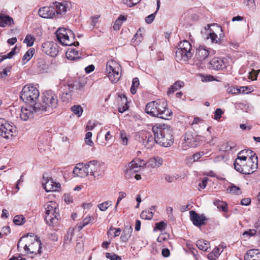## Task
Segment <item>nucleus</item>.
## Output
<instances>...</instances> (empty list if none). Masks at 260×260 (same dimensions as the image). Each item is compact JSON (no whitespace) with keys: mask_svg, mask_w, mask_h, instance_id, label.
<instances>
[{"mask_svg":"<svg viewBox=\"0 0 260 260\" xmlns=\"http://www.w3.org/2000/svg\"><path fill=\"white\" fill-rule=\"evenodd\" d=\"M42 50L45 54L55 57L58 53V46L54 42H47L42 44Z\"/></svg>","mask_w":260,"mask_h":260,"instance_id":"obj_14","label":"nucleus"},{"mask_svg":"<svg viewBox=\"0 0 260 260\" xmlns=\"http://www.w3.org/2000/svg\"><path fill=\"white\" fill-rule=\"evenodd\" d=\"M225 67L224 62L221 58L214 57L209 62V68L211 70H220Z\"/></svg>","mask_w":260,"mask_h":260,"instance_id":"obj_24","label":"nucleus"},{"mask_svg":"<svg viewBox=\"0 0 260 260\" xmlns=\"http://www.w3.org/2000/svg\"><path fill=\"white\" fill-rule=\"evenodd\" d=\"M143 41V36L141 33L138 31L132 40V43L134 45L136 46Z\"/></svg>","mask_w":260,"mask_h":260,"instance_id":"obj_39","label":"nucleus"},{"mask_svg":"<svg viewBox=\"0 0 260 260\" xmlns=\"http://www.w3.org/2000/svg\"><path fill=\"white\" fill-rule=\"evenodd\" d=\"M35 53V49L30 48L28 49L24 54L22 57V60L24 62H27L33 56Z\"/></svg>","mask_w":260,"mask_h":260,"instance_id":"obj_41","label":"nucleus"},{"mask_svg":"<svg viewBox=\"0 0 260 260\" xmlns=\"http://www.w3.org/2000/svg\"><path fill=\"white\" fill-rule=\"evenodd\" d=\"M227 190L229 193L233 194H240L241 193L240 188L239 187L234 185V184H231L230 186H229L227 189Z\"/></svg>","mask_w":260,"mask_h":260,"instance_id":"obj_43","label":"nucleus"},{"mask_svg":"<svg viewBox=\"0 0 260 260\" xmlns=\"http://www.w3.org/2000/svg\"><path fill=\"white\" fill-rule=\"evenodd\" d=\"M35 108V104L34 106H27L26 107H22L21 111H18V115H19L21 120L27 121L32 119L34 117L35 113H41L40 110Z\"/></svg>","mask_w":260,"mask_h":260,"instance_id":"obj_12","label":"nucleus"},{"mask_svg":"<svg viewBox=\"0 0 260 260\" xmlns=\"http://www.w3.org/2000/svg\"><path fill=\"white\" fill-rule=\"evenodd\" d=\"M191 51L178 48L176 52V59L177 61L188 60L192 56Z\"/></svg>","mask_w":260,"mask_h":260,"instance_id":"obj_22","label":"nucleus"},{"mask_svg":"<svg viewBox=\"0 0 260 260\" xmlns=\"http://www.w3.org/2000/svg\"><path fill=\"white\" fill-rule=\"evenodd\" d=\"M35 40V37L31 35L28 34L26 36L23 41V43L26 44L27 47H31L33 46Z\"/></svg>","mask_w":260,"mask_h":260,"instance_id":"obj_40","label":"nucleus"},{"mask_svg":"<svg viewBox=\"0 0 260 260\" xmlns=\"http://www.w3.org/2000/svg\"><path fill=\"white\" fill-rule=\"evenodd\" d=\"M152 130L155 136L156 143L163 147H169L173 144L174 137L170 126L165 124H156L152 127Z\"/></svg>","mask_w":260,"mask_h":260,"instance_id":"obj_1","label":"nucleus"},{"mask_svg":"<svg viewBox=\"0 0 260 260\" xmlns=\"http://www.w3.org/2000/svg\"><path fill=\"white\" fill-rule=\"evenodd\" d=\"M88 174L93 176L95 179L101 178L104 173L103 165L97 160H91L86 164Z\"/></svg>","mask_w":260,"mask_h":260,"instance_id":"obj_9","label":"nucleus"},{"mask_svg":"<svg viewBox=\"0 0 260 260\" xmlns=\"http://www.w3.org/2000/svg\"><path fill=\"white\" fill-rule=\"evenodd\" d=\"M42 184L44 188L47 192L57 191L60 187L59 183H56L52 178H45L43 176Z\"/></svg>","mask_w":260,"mask_h":260,"instance_id":"obj_16","label":"nucleus"},{"mask_svg":"<svg viewBox=\"0 0 260 260\" xmlns=\"http://www.w3.org/2000/svg\"><path fill=\"white\" fill-rule=\"evenodd\" d=\"M176 178L173 176L169 174H166L165 175V180L168 183H172L175 181Z\"/></svg>","mask_w":260,"mask_h":260,"instance_id":"obj_59","label":"nucleus"},{"mask_svg":"<svg viewBox=\"0 0 260 260\" xmlns=\"http://www.w3.org/2000/svg\"><path fill=\"white\" fill-rule=\"evenodd\" d=\"M25 221V218L23 215H16L14 217L13 222L14 223L18 225H21L24 223Z\"/></svg>","mask_w":260,"mask_h":260,"instance_id":"obj_47","label":"nucleus"},{"mask_svg":"<svg viewBox=\"0 0 260 260\" xmlns=\"http://www.w3.org/2000/svg\"><path fill=\"white\" fill-rule=\"evenodd\" d=\"M126 17L123 15H120V16L116 19L114 25L113 29L118 30L120 28V27L123 22L126 20Z\"/></svg>","mask_w":260,"mask_h":260,"instance_id":"obj_35","label":"nucleus"},{"mask_svg":"<svg viewBox=\"0 0 260 260\" xmlns=\"http://www.w3.org/2000/svg\"><path fill=\"white\" fill-rule=\"evenodd\" d=\"M184 86V82L181 81H178L176 82L173 85V88H175V90H178L182 87Z\"/></svg>","mask_w":260,"mask_h":260,"instance_id":"obj_61","label":"nucleus"},{"mask_svg":"<svg viewBox=\"0 0 260 260\" xmlns=\"http://www.w3.org/2000/svg\"><path fill=\"white\" fill-rule=\"evenodd\" d=\"M163 160L159 156H154L149 159L146 165L148 168H157L162 164Z\"/></svg>","mask_w":260,"mask_h":260,"instance_id":"obj_27","label":"nucleus"},{"mask_svg":"<svg viewBox=\"0 0 260 260\" xmlns=\"http://www.w3.org/2000/svg\"><path fill=\"white\" fill-rule=\"evenodd\" d=\"M209 55V51L205 46H200L196 50L195 58L199 61L205 60Z\"/></svg>","mask_w":260,"mask_h":260,"instance_id":"obj_20","label":"nucleus"},{"mask_svg":"<svg viewBox=\"0 0 260 260\" xmlns=\"http://www.w3.org/2000/svg\"><path fill=\"white\" fill-rule=\"evenodd\" d=\"M92 133L88 132L85 135V143L88 146H92L93 142L91 140Z\"/></svg>","mask_w":260,"mask_h":260,"instance_id":"obj_50","label":"nucleus"},{"mask_svg":"<svg viewBox=\"0 0 260 260\" xmlns=\"http://www.w3.org/2000/svg\"><path fill=\"white\" fill-rule=\"evenodd\" d=\"M223 151H230L232 149V146L229 145L228 143H225L221 146V148Z\"/></svg>","mask_w":260,"mask_h":260,"instance_id":"obj_63","label":"nucleus"},{"mask_svg":"<svg viewBox=\"0 0 260 260\" xmlns=\"http://www.w3.org/2000/svg\"><path fill=\"white\" fill-rule=\"evenodd\" d=\"M120 137L121 143L124 145H126L127 144L128 139L127 138V134L124 131H120Z\"/></svg>","mask_w":260,"mask_h":260,"instance_id":"obj_51","label":"nucleus"},{"mask_svg":"<svg viewBox=\"0 0 260 260\" xmlns=\"http://www.w3.org/2000/svg\"><path fill=\"white\" fill-rule=\"evenodd\" d=\"M113 230H115L114 234V236H113L114 238L118 236L120 234L121 230H120V229H119V228L115 229V228H111L110 229L109 231L108 232V235L111 234V231H113Z\"/></svg>","mask_w":260,"mask_h":260,"instance_id":"obj_60","label":"nucleus"},{"mask_svg":"<svg viewBox=\"0 0 260 260\" xmlns=\"http://www.w3.org/2000/svg\"><path fill=\"white\" fill-rule=\"evenodd\" d=\"M74 236V229H70L68 231L67 235L64 236V240L66 243H70Z\"/></svg>","mask_w":260,"mask_h":260,"instance_id":"obj_48","label":"nucleus"},{"mask_svg":"<svg viewBox=\"0 0 260 260\" xmlns=\"http://www.w3.org/2000/svg\"><path fill=\"white\" fill-rule=\"evenodd\" d=\"M207 39H210L212 43H217L220 39L218 37L217 35L214 32H210Z\"/></svg>","mask_w":260,"mask_h":260,"instance_id":"obj_52","label":"nucleus"},{"mask_svg":"<svg viewBox=\"0 0 260 260\" xmlns=\"http://www.w3.org/2000/svg\"><path fill=\"white\" fill-rule=\"evenodd\" d=\"M58 100L56 94L52 90L44 92L42 101L35 103V108H38L42 113L44 112H50L58 106Z\"/></svg>","mask_w":260,"mask_h":260,"instance_id":"obj_2","label":"nucleus"},{"mask_svg":"<svg viewBox=\"0 0 260 260\" xmlns=\"http://www.w3.org/2000/svg\"><path fill=\"white\" fill-rule=\"evenodd\" d=\"M17 128L8 123L5 119L0 118V136L9 139L16 135Z\"/></svg>","mask_w":260,"mask_h":260,"instance_id":"obj_8","label":"nucleus"},{"mask_svg":"<svg viewBox=\"0 0 260 260\" xmlns=\"http://www.w3.org/2000/svg\"><path fill=\"white\" fill-rule=\"evenodd\" d=\"M58 41L64 46L79 45L78 42H75V35L72 30L65 28H59L56 31Z\"/></svg>","mask_w":260,"mask_h":260,"instance_id":"obj_4","label":"nucleus"},{"mask_svg":"<svg viewBox=\"0 0 260 260\" xmlns=\"http://www.w3.org/2000/svg\"><path fill=\"white\" fill-rule=\"evenodd\" d=\"M106 257L111 260H121L120 256L113 253H106Z\"/></svg>","mask_w":260,"mask_h":260,"instance_id":"obj_55","label":"nucleus"},{"mask_svg":"<svg viewBox=\"0 0 260 260\" xmlns=\"http://www.w3.org/2000/svg\"><path fill=\"white\" fill-rule=\"evenodd\" d=\"M73 87L72 85L64 86V91L61 94V100L63 102H69L72 98L71 92L73 90Z\"/></svg>","mask_w":260,"mask_h":260,"instance_id":"obj_29","label":"nucleus"},{"mask_svg":"<svg viewBox=\"0 0 260 260\" xmlns=\"http://www.w3.org/2000/svg\"><path fill=\"white\" fill-rule=\"evenodd\" d=\"M53 7L56 11V14H61L66 13L69 8V5L66 3H60L55 2L54 3Z\"/></svg>","mask_w":260,"mask_h":260,"instance_id":"obj_30","label":"nucleus"},{"mask_svg":"<svg viewBox=\"0 0 260 260\" xmlns=\"http://www.w3.org/2000/svg\"><path fill=\"white\" fill-rule=\"evenodd\" d=\"M156 3H157L156 4H157V9H156V11L154 13L147 16L145 18V21L147 23L149 24L153 21V20L155 17L156 14L157 12L158 11V10L159 9L160 0H157Z\"/></svg>","mask_w":260,"mask_h":260,"instance_id":"obj_36","label":"nucleus"},{"mask_svg":"<svg viewBox=\"0 0 260 260\" xmlns=\"http://www.w3.org/2000/svg\"><path fill=\"white\" fill-rule=\"evenodd\" d=\"M220 254L219 249L216 247L208 254V258L210 260H215L219 257Z\"/></svg>","mask_w":260,"mask_h":260,"instance_id":"obj_37","label":"nucleus"},{"mask_svg":"<svg viewBox=\"0 0 260 260\" xmlns=\"http://www.w3.org/2000/svg\"><path fill=\"white\" fill-rule=\"evenodd\" d=\"M247 153H250V156L244 164H241L235 167L239 172L244 174H251L253 173L258 167V158L256 154L252 151L247 150Z\"/></svg>","mask_w":260,"mask_h":260,"instance_id":"obj_3","label":"nucleus"},{"mask_svg":"<svg viewBox=\"0 0 260 260\" xmlns=\"http://www.w3.org/2000/svg\"><path fill=\"white\" fill-rule=\"evenodd\" d=\"M214 204L220 210H222L224 212H227L228 211L227 208V204L226 203L220 201L219 200H216L214 201Z\"/></svg>","mask_w":260,"mask_h":260,"instance_id":"obj_38","label":"nucleus"},{"mask_svg":"<svg viewBox=\"0 0 260 260\" xmlns=\"http://www.w3.org/2000/svg\"><path fill=\"white\" fill-rule=\"evenodd\" d=\"M157 110L159 112L158 118L164 119H169L172 115V112L167 108L166 100H157Z\"/></svg>","mask_w":260,"mask_h":260,"instance_id":"obj_13","label":"nucleus"},{"mask_svg":"<svg viewBox=\"0 0 260 260\" xmlns=\"http://www.w3.org/2000/svg\"><path fill=\"white\" fill-rule=\"evenodd\" d=\"M57 205L54 202H49L44 205V208L45 210V220L47 224L50 226H54L58 222V219L57 218H50L49 216L50 213L58 211V209L57 208Z\"/></svg>","mask_w":260,"mask_h":260,"instance_id":"obj_10","label":"nucleus"},{"mask_svg":"<svg viewBox=\"0 0 260 260\" xmlns=\"http://www.w3.org/2000/svg\"><path fill=\"white\" fill-rule=\"evenodd\" d=\"M203 155H204L203 152L196 153L192 156L191 159H193V161H196L198 160L201 157V156H203Z\"/></svg>","mask_w":260,"mask_h":260,"instance_id":"obj_58","label":"nucleus"},{"mask_svg":"<svg viewBox=\"0 0 260 260\" xmlns=\"http://www.w3.org/2000/svg\"><path fill=\"white\" fill-rule=\"evenodd\" d=\"M133 229L131 226H125L121 236V240L126 242L131 236Z\"/></svg>","mask_w":260,"mask_h":260,"instance_id":"obj_32","label":"nucleus"},{"mask_svg":"<svg viewBox=\"0 0 260 260\" xmlns=\"http://www.w3.org/2000/svg\"><path fill=\"white\" fill-rule=\"evenodd\" d=\"M153 216V213L150 210H145L141 212L140 216L142 219L145 220L151 219Z\"/></svg>","mask_w":260,"mask_h":260,"instance_id":"obj_45","label":"nucleus"},{"mask_svg":"<svg viewBox=\"0 0 260 260\" xmlns=\"http://www.w3.org/2000/svg\"><path fill=\"white\" fill-rule=\"evenodd\" d=\"M106 74L112 83L117 82L121 77L120 65L114 60H109L106 64Z\"/></svg>","mask_w":260,"mask_h":260,"instance_id":"obj_5","label":"nucleus"},{"mask_svg":"<svg viewBox=\"0 0 260 260\" xmlns=\"http://www.w3.org/2000/svg\"><path fill=\"white\" fill-rule=\"evenodd\" d=\"M247 150H242L239 152L238 154L237 157L235 159L234 163V167H236L237 166L244 164L247 161V156H250V153H247L246 152Z\"/></svg>","mask_w":260,"mask_h":260,"instance_id":"obj_26","label":"nucleus"},{"mask_svg":"<svg viewBox=\"0 0 260 260\" xmlns=\"http://www.w3.org/2000/svg\"><path fill=\"white\" fill-rule=\"evenodd\" d=\"M155 226H156V228L158 230H159L160 231H162L165 229V228L166 226V224L164 222L161 221V222L156 223L155 224Z\"/></svg>","mask_w":260,"mask_h":260,"instance_id":"obj_62","label":"nucleus"},{"mask_svg":"<svg viewBox=\"0 0 260 260\" xmlns=\"http://www.w3.org/2000/svg\"><path fill=\"white\" fill-rule=\"evenodd\" d=\"M244 260H260V252L258 249H250L244 256Z\"/></svg>","mask_w":260,"mask_h":260,"instance_id":"obj_28","label":"nucleus"},{"mask_svg":"<svg viewBox=\"0 0 260 260\" xmlns=\"http://www.w3.org/2000/svg\"><path fill=\"white\" fill-rule=\"evenodd\" d=\"M66 55L68 59L71 60H75L80 58L78 51L73 49H69L66 52Z\"/></svg>","mask_w":260,"mask_h":260,"instance_id":"obj_33","label":"nucleus"},{"mask_svg":"<svg viewBox=\"0 0 260 260\" xmlns=\"http://www.w3.org/2000/svg\"><path fill=\"white\" fill-rule=\"evenodd\" d=\"M256 233V229H250L248 231H245L243 234V236L246 235L249 237L255 235Z\"/></svg>","mask_w":260,"mask_h":260,"instance_id":"obj_57","label":"nucleus"},{"mask_svg":"<svg viewBox=\"0 0 260 260\" xmlns=\"http://www.w3.org/2000/svg\"><path fill=\"white\" fill-rule=\"evenodd\" d=\"M112 205L111 201H106L98 205V207L101 211H105L108 208Z\"/></svg>","mask_w":260,"mask_h":260,"instance_id":"obj_49","label":"nucleus"},{"mask_svg":"<svg viewBox=\"0 0 260 260\" xmlns=\"http://www.w3.org/2000/svg\"><path fill=\"white\" fill-rule=\"evenodd\" d=\"M32 241V235L31 234L30 236L26 235L21 237L18 241L17 243V248L19 249L20 248H23L25 252H26L27 249H28V245L30 242Z\"/></svg>","mask_w":260,"mask_h":260,"instance_id":"obj_25","label":"nucleus"},{"mask_svg":"<svg viewBox=\"0 0 260 260\" xmlns=\"http://www.w3.org/2000/svg\"><path fill=\"white\" fill-rule=\"evenodd\" d=\"M208 179L207 177H205L203 179L202 183L199 184V186L201 188H205L207 186Z\"/></svg>","mask_w":260,"mask_h":260,"instance_id":"obj_64","label":"nucleus"},{"mask_svg":"<svg viewBox=\"0 0 260 260\" xmlns=\"http://www.w3.org/2000/svg\"><path fill=\"white\" fill-rule=\"evenodd\" d=\"M146 166V163L144 160L140 159H134L125 167L124 172L126 176H130L132 174L140 171Z\"/></svg>","mask_w":260,"mask_h":260,"instance_id":"obj_11","label":"nucleus"},{"mask_svg":"<svg viewBox=\"0 0 260 260\" xmlns=\"http://www.w3.org/2000/svg\"><path fill=\"white\" fill-rule=\"evenodd\" d=\"M135 139L147 149H150L156 143L155 136L147 131H142L137 134L135 136Z\"/></svg>","mask_w":260,"mask_h":260,"instance_id":"obj_7","label":"nucleus"},{"mask_svg":"<svg viewBox=\"0 0 260 260\" xmlns=\"http://www.w3.org/2000/svg\"><path fill=\"white\" fill-rule=\"evenodd\" d=\"M39 95L36 87L31 85H26L21 92L20 99L26 103L31 104L38 99Z\"/></svg>","mask_w":260,"mask_h":260,"instance_id":"obj_6","label":"nucleus"},{"mask_svg":"<svg viewBox=\"0 0 260 260\" xmlns=\"http://www.w3.org/2000/svg\"><path fill=\"white\" fill-rule=\"evenodd\" d=\"M12 67L9 66L4 69L3 71L0 72V78H5L8 76V73L10 72Z\"/></svg>","mask_w":260,"mask_h":260,"instance_id":"obj_53","label":"nucleus"},{"mask_svg":"<svg viewBox=\"0 0 260 260\" xmlns=\"http://www.w3.org/2000/svg\"><path fill=\"white\" fill-rule=\"evenodd\" d=\"M72 111L78 117H80L83 113V109L80 105H74L71 108Z\"/></svg>","mask_w":260,"mask_h":260,"instance_id":"obj_44","label":"nucleus"},{"mask_svg":"<svg viewBox=\"0 0 260 260\" xmlns=\"http://www.w3.org/2000/svg\"><path fill=\"white\" fill-rule=\"evenodd\" d=\"M223 112L222 110L220 109H217L214 112V119L215 120H218L220 119L221 117V115L223 114Z\"/></svg>","mask_w":260,"mask_h":260,"instance_id":"obj_56","label":"nucleus"},{"mask_svg":"<svg viewBox=\"0 0 260 260\" xmlns=\"http://www.w3.org/2000/svg\"><path fill=\"white\" fill-rule=\"evenodd\" d=\"M197 246L203 251H207L208 249L210 247V243L209 242L204 240H199L196 242Z\"/></svg>","mask_w":260,"mask_h":260,"instance_id":"obj_34","label":"nucleus"},{"mask_svg":"<svg viewBox=\"0 0 260 260\" xmlns=\"http://www.w3.org/2000/svg\"><path fill=\"white\" fill-rule=\"evenodd\" d=\"M14 23L13 19L9 16L1 14L0 15V26L5 27L6 25H11Z\"/></svg>","mask_w":260,"mask_h":260,"instance_id":"obj_31","label":"nucleus"},{"mask_svg":"<svg viewBox=\"0 0 260 260\" xmlns=\"http://www.w3.org/2000/svg\"><path fill=\"white\" fill-rule=\"evenodd\" d=\"M178 48H181L183 50L186 49L187 50L191 51V45L188 41L186 40H184L182 42H180V43L179 44Z\"/></svg>","mask_w":260,"mask_h":260,"instance_id":"obj_46","label":"nucleus"},{"mask_svg":"<svg viewBox=\"0 0 260 260\" xmlns=\"http://www.w3.org/2000/svg\"><path fill=\"white\" fill-rule=\"evenodd\" d=\"M189 214L190 220L194 225L200 227L205 224L207 219L204 215H199L193 210L190 211Z\"/></svg>","mask_w":260,"mask_h":260,"instance_id":"obj_18","label":"nucleus"},{"mask_svg":"<svg viewBox=\"0 0 260 260\" xmlns=\"http://www.w3.org/2000/svg\"><path fill=\"white\" fill-rule=\"evenodd\" d=\"M196 140L193 137L191 133H186L184 136V140L182 143V148L183 150H186L189 147H194L196 144Z\"/></svg>","mask_w":260,"mask_h":260,"instance_id":"obj_19","label":"nucleus"},{"mask_svg":"<svg viewBox=\"0 0 260 260\" xmlns=\"http://www.w3.org/2000/svg\"><path fill=\"white\" fill-rule=\"evenodd\" d=\"M73 174L75 176L79 177H84L88 174L87 166L86 164L83 165V164H78L73 170Z\"/></svg>","mask_w":260,"mask_h":260,"instance_id":"obj_21","label":"nucleus"},{"mask_svg":"<svg viewBox=\"0 0 260 260\" xmlns=\"http://www.w3.org/2000/svg\"><path fill=\"white\" fill-rule=\"evenodd\" d=\"M31 235L34 242L31 241L30 242L31 244H28V249L26 252L35 254H41L42 248L41 241L37 236H35L33 234H31Z\"/></svg>","mask_w":260,"mask_h":260,"instance_id":"obj_15","label":"nucleus"},{"mask_svg":"<svg viewBox=\"0 0 260 260\" xmlns=\"http://www.w3.org/2000/svg\"><path fill=\"white\" fill-rule=\"evenodd\" d=\"M157 100L148 103L145 107L146 112L151 116L158 118L159 112L157 110Z\"/></svg>","mask_w":260,"mask_h":260,"instance_id":"obj_23","label":"nucleus"},{"mask_svg":"<svg viewBox=\"0 0 260 260\" xmlns=\"http://www.w3.org/2000/svg\"><path fill=\"white\" fill-rule=\"evenodd\" d=\"M139 80L138 78H135L133 80L132 85L131 88V92L133 94L136 93L137 89L139 86Z\"/></svg>","mask_w":260,"mask_h":260,"instance_id":"obj_42","label":"nucleus"},{"mask_svg":"<svg viewBox=\"0 0 260 260\" xmlns=\"http://www.w3.org/2000/svg\"><path fill=\"white\" fill-rule=\"evenodd\" d=\"M56 11L53 6L44 7L38 11L39 15L44 18H52L56 15Z\"/></svg>","mask_w":260,"mask_h":260,"instance_id":"obj_17","label":"nucleus"},{"mask_svg":"<svg viewBox=\"0 0 260 260\" xmlns=\"http://www.w3.org/2000/svg\"><path fill=\"white\" fill-rule=\"evenodd\" d=\"M259 72H260V70H254V69H253L249 73V78L251 79L252 80H256L257 75Z\"/></svg>","mask_w":260,"mask_h":260,"instance_id":"obj_54","label":"nucleus"}]
</instances>
